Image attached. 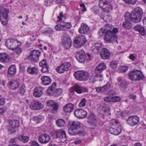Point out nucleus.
Here are the masks:
<instances>
[{"label":"nucleus","instance_id":"1","mask_svg":"<svg viewBox=\"0 0 146 146\" xmlns=\"http://www.w3.org/2000/svg\"><path fill=\"white\" fill-rule=\"evenodd\" d=\"M80 123L78 121H70L68 123V133L71 135H78L84 136L85 132L84 129L80 126Z\"/></svg>","mask_w":146,"mask_h":146},{"label":"nucleus","instance_id":"2","mask_svg":"<svg viewBox=\"0 0 146 146\" xmlns=\"http://www.w3.org/2000/svg\"><path fill=\"white\" fill-rule=\"evenodd\" d=\"M143 15L142 9L139 7H136L131 12V21L134 23L139 22L141 20Z\"/></svg>","mask_w":146,"mask_h":146},{"label":"nucleus","instance_id":"3","mask_svg":"<svg viewBox=\"0 0 146 146\" xmlns=\"http://www.w3.org/2000/svg\"><path fill=\"white\" fill-rule=\"evenodd\" d=\"M119 123V122L115 119H113L110 121L109 131L111 134L117 135L121 133V127L118 124Z\"/></svg>","mask_w":146,"mask_h":146},{"label":"nucleus","instance_id":"4","mask_svg":"<svg viewBox=\"0 0 146 146\" xmlns=\"http://www.w3.org/2000/svg\"><path fill=\"white\" fill-rule=\"evenodd\" d=\"M118 32V29L117 28L113 29V32L108 31L106 32L105 35V40L109 43L115 41L117 43V37L116 33Z\"/></svg>","mask_w":146,"mask_h":146},{"label":"nucleus","instance_id":"5","mask_svg":"<svg viewBox=\"0 0 146 146\" xmlns=\"http://www.w3.org/2000/svg\"><path fill=\"white\" fill-rule=\"evenodd\" d=\"M74 75L77 80L82 81L87 80L90 76L88 72L84 70L76 71L74 72Z\"/></svg>","mask_w":146,"mask_h":146},{"label":"nucleus","instance_id":"6","mask_svg":"<svg viewBox=\"0 0 146 146\" xmlns=\"http://www.w3.org/2000/svg\"><path fill=\"white\" fill-rule=\"evenodd\" d=\"M106 68V66L105 64H100L96 67L94 71L93 72V76L91 78H94V77L102 78L103 77V75L102 73Z\"/></svg>","mask_w":146,"mask_h":146},{"label":"nucleus","instance_id":"7","mask_svg":"<svg viewBox=\"0 0 146 146\" xmlns=\"http://www.w3.org/2000/svg\"><path fill=\"white\" fill-rule=\"evenodd\" d=\"M88 122L89 123V126L92 128H94L98 125L101 124V122L100 119L96 118L94 114L91 113L88 117Z\"/></svg>","mask_w":146,"mask_h":146},{"label":"nucleus","instance_id":"8","mask_svg":"<svg viewBox=\"0 0 146 146\" xmlns=\"http://www.w3.org/2000/svg\"><path fill=\"white\" fill-rule=\"evenodd\" d=\"M56 82H54L52 85L48 87L47 92L48 94L50 96H52L54 94L57 96L61 95L63 92V90L61 88H58L55 90L56 88Z\"/></svg>","mask_w":146,"mask_h":146},{"label":"nucleus","instance_id":"9","mask_svg":"<svg viewBox=\"0 0 146 146\" xmlns=\"http://www.w3.org/2000/svg\"><path fill=\"white\" fill-rule=\"evenodd\" d=\"M129 76L132 81H139L142 80L144 77L141 72L139 70H135L130 72Z\"/></svg>","mask_w":146,"mask_h":146},{"label":"nucleus","instance_id":"10","mask_svg":"<svg viewBox=\"0 0 146 146\" xmlns=\"http://www.w3.org/2000/svg\"><path fill=\"white\" fill-rule=\"evenodd\" d=\"M71 27V23L61 21L60 23L56 25L54 28L57 31H67Z\"/></svg>","mask_w":146,"mask_h":146},{"label":"nucleus","instance_id":"11","mask_svg":"<svg viewBox=\"0 0 146 146\" xmlns=\"http://www.w3.org/2000/svg\"><path fill=\"white\" fill-rule=\"evenodd\" d=\"M9 123V131L11 134L14 133L16 131V128L19 126V121L17 120L10 119Z\"/></svg>","mask_w":146,"mask_h":146},{"label":"nucleus","instance_id":"12","mask_svg":"<svg viewBox=\"0 0 146 146\" xmlns=\"http://www.w3.org/2000/svg\"><path fill=\"white\" fill-rule=\"evenodd\" d=\"M86 42L85 36L84 35H81L75 38L74 46L77 48H79L84 44Z\"/></svg>","mask_w":146,"mask_h":146},{"label":"nucleus","instance_id":"13","mask_svg":"<svg viewBox=\"0 0 146 146\" xmlns=\"http://www.w3.org/2000/svg\"><path fill=\"white\" fill-rule=\"evenodd\" d=\"M41 54L40 52L38 50H33L32 51L28 56V59L34 62L39 61V57Z\"/></svg>","mask_w":146,"mask_h":146},{"label":"nucleus","instance_id":"14","mask_svg":"<svg viewBox=\"0 0 146 146\" xmlns=\"http://www.w3.org/2000/svg\"><path fill=\"white\" fill-rule=\"evenodd\" d=\"M62 43L63 46L68 49L71 46V41L70 38L66 33H64L63 35Z\"/></svg>","mask_w":146,"mask_h":146},{"label":"nucleus","instance_id":"15","mask_svg":"<svg viewBox=\"0 0 146 146\" xmlns=\"http://www.w3.org/2000/svg\"><path fill=\"white\" fill-rule=\"evenodd\" d=\"M21 44V42H19L16 39L10 38L7 40L5 42L6 46L12 50L16 47L17 44Z\"/></svg>","mask_w":146,"mask_h":146},{"label":"nucleus","instance_id":"16","mask_svg":"<svg viewBox=\"0 0 146 146\" xmlns=\"http://www.w3.org/2000/svg\"><path fill=\"white\" fill-rule=\"evenodd\" d=\"M74 114L77 118L81 119L86 117L87 113L83 109H79L74 111Z\"/></svg>","mask_w":146,"mask_h":146},{"label":"nucleus","instance_id":"17","mask_svg":"<svg viewBox=\"0 0 146 146\" xmlns=\"http://www.w3.org/2000/svg\"><path fill=\"white\" fill-rule=\"evenodd\" d=\"M56 133L57 137L62 142H64L67 140L66 133L64 130L62 129L57 130Z\"/></svg>","mask_w":146,"mask_h":146},{"label":"nucleus","instance_id":"18","mask_svg":"<svg viewBox=\"0 0 146 146\" xmlns=\"http://www.w3.org/2000/svg\"><path fill=\"white\" fill-rule=\"evenodd\" d=\"M56 133L57 137L62 142H64L67 140L66 133L64 130L62 129L57 130Z\"/></svg>","mask_w":146,"mask_h":146},{"label":"nucleus","instance_id":"19","mask_svg":"<svg viewBox=\"0 0 146 146\" xmlns=\"http://www.w3.org/2000/svg\"><path fill=\"white\" fill-rule=\"evenodd\" d=\"M139 117L136 115L130 116L127 119V123L131 126H134L137 125L139 121Z\"/></svg>","mask_w":146,"mask_h":146},{"label":"nucleus","instance_id":"20","mask_svg":"<svg viewBox=\"0 0 146 146\" xmlns=\"http://www.w3.org/2000/svg\"><path fill=\"white\" fill-rule=\"evenodd\" d=\"M76 58L80 63H84L85 61V54L84 52L81 50L77 52L76 53Z\"/></svg>","mask_w":146,"mask_h":146},{"label":"nucleus","instance_id":"21","mask_svg":"<svg viewBox=\"0 0 146 146\" xmlns=\"http://www.w3.org/2000/svg\"><path fill=\"white\" fill-rule=\"evenodd\" d=\"M90 27L85 23H82L78 30V32L81 34H86L89 32Z\"/></svg>","mask_w":146,"mask_h":146},{"label":"nucleus","instance_id":"22","mask_svg":"<svg viewBox=\"0 0 146 146\" xmlns=\"http://www.w3.org/2000/svg\"><path fill=\"white\" fill-rule=\"evenodd\" d=\"M38 139L40 143L46 144L48 143L50 140V137L48 135L44 134L39 136Z\"/></svg>","mask_w":146,"mask_h":146},{"label":"nucleus","instance_id":"23","mask_svg":"<svg viewBox=\"0 0 146 146\" xmlns=\"http://www.w3.org/2000/svg\"><path fill=\"white\" fill-rule=\"evenodd\" d=\"M30 108L34 110H39L44 107L43 105L38 101H34L30 104Z\"/></svg>","mask_w":146,"mask_h":146},{"label":"nucleus","instance_id":"24","mask_svg":"<svg viewBox=\"0 0 146 146\" xmlns=\"http://www.w3.org/2000/svg\"><path fill=\"white\" fill-rule=\"evenodd\" d=\"M40 67L42 68L41 71L43 73H47L49 72V66L47 64L46 62L45 59L43 60L39 64Z\"/></svg>","mask_w":146,"mask_h":146},{"label":"nucleus","instance_id":"25","mask_svg":"<svg viewBox=\"0 0 146 146\" xmlns=\"http://www.w3.org/2000/svg\"><path fill=\"white\" fill-rule=\"evenodd\" d=\"M100 55L101 58L103 59H108L110 55V53L108 50L106 48L102 49L100 53Z\"/></svg>","mask_w":146,"mask_h":146},{"label":"nucleus","instance_id":"26","mask_svg":"<svg viewBox=\"0 0 146 146\" xmlns=\"http://www.w3.org/2000/svg\"><path fill=\"white\" fill-rule=\"evenodd\" d=\"M104 100L107 102H115L120 101L121 100L120 97L117 96H108L105 97Z\"/></svg>","mask_w":146,"mask_h":146},{"label":"nucleus","instance_id":"27","mask_svg":"<svg viewBox=\"0 0 146 146\" xmlns=\"http://www.w3.org/2000/svg\"><path fill=\"white\" fill-rule=\"evenodd\" d=\"M16 73V69L15 65H13L9 67L7 73L8 76L11 77L14 76Z\"/></svg>","mask_w":146,"mask_h":146},{"label":"nucleus","instance_id":"28","mask_svg":"<svg viewBox=\"0 0 146 146\" xmlns=\"http://www.w3.org/2000/svg\"><path fill=\"white\" fill-rule=\"evenodd\" d=\"M43 94V89L40 87H36L34 90L33 93V96L36 97L38 98L40 97Z\"/></svg>","mask_w":146,"mask_h":146},{"label":"nucleus","instance_id":"29","mask_svg":"<svg viewBox=\"0 0 146 146\" xmlns=\"http://www.w3.org/2000/svg\"><path fill=\"white\" fill-rule=\"evenodd\" d=\"M9 85L10 88L15 90L18 87L19 85V82L17 80H12L9 82Z\"/></svg>","mask_w":146,"mask_h":146},{"label":"nucleus","instance_id":"30","mask_svg":"<svg viewBox=\"0 0 146 146\" xmlns=\"http://www.w3.org/2000/svg\"><path fill=\"white\" fill-rule=\"evenodd\" d=\"M41 79L43 84L46 86L49 85L52 81L50 78L47 76H42L41 77Z\"/></svg>","mask_w":146,"mask_h":146},{"label":"nucleus","instance_id":"31","mask_svg":"<svg viewBox=\"0 0 146 146\" xmlns=\"http://www.w3.org/2000/svg\"><path fill=\"white\" fill-rule=\"evenodd\" d=\"M9 11L4 7H0V14L1 15L0 18L8 19Z\"/></svg>","mask_w":146,"mask_h":146},{"label":"nucleus","instance_id":"32","mask_svg":"<svg viewBox=\"0 0 146 146\" xmlns=\"http://www.w3.org/2000/svg\"><path fill=\"white\" fill-rule=\"evenodd\" d=\"M74 90L78 94H81L83 92L88 91V90L86 88L81 87L79 86L76 85L73 87Z\"/></svg>","mask_w":146,"mask_h":146},{"label":"nucleus","instance_id":"33","mask_svg":"<svg viewBox=\"0 0 146 146\" xmlns=\"http://www.w3.org/2000/svg\"><path fill=\"white\" fill-rule=\"evenodd\" d=\"M117 80L118 82L119 83L120 87L122 88H125L127 87V83L125 80L119 77L117 78Z\"/></svg>","mask_w":146,"mask_h":146},{"label":"nucleus","instance_id":"34","mask_svg":"<svg viewBox=\"0 0 146 146\" xmlns=\"http://www.w3.org/2000/svg\"><path fill=\"white\" fill-rule=\"evenodd\" d=\"M74 105L71 103L67 104L63 108L64 111L66 112H71L73 110Z\"/></svg>","mask_w":146,"mask_h":146},{"label":"nucleus","instance_id":"35","mask_svg":"<svg viewBox=\"0 0 146 146\" xmlns=\"http://www.w3.org/2000/svg\"><path fill=\"white\" fill-rule=\"evenodd\" d=\"M111 2V0H100L99 2V6L100 8H103L104 5H108L110 6L111 9L112 7L110 5Z\"/></svg>","mask_w":146,"mask_h":146},{"label":"nucleus","instance_id":"36","mask_svg":"<svg viewBox=\"0 0 146 146\" xmlns=\"http://www.w3.org/2000/svg\"><path fill=\"white\" fill-rule=\"evenodd\" d=\"M134 29L135 30L138 31L142 36H145V30L143 27L140 25L136 26L134 27Z\"/></svg>","mask_w":146,"mask_h":146},{"label":"nucleus","instance_id":"37","mask_svg":"<svg viewBox=\"0 0 146 146\" xmlns=\"http://www.w3.org/2000/svg\"><path fill=\"white\" fill-rule=\"evenodd\" d=\"M94 46L95 48L92 51L95 54L98 53L99 52V50H101L102 48V45L101 43H96L94 44Z\"/></svg>","mask_w":146,"mask_h":146},{"label":"nucleus","instance_id":"38","mask_svg":"<svg viewBox=\"0 0 146 146\" xmlns=\"http://www.w3.org/2000/svg\"><path fill=\"white\" fill-rule=\"evenodd\" d=\"M18 139L20 141L24 143H26L28 141L29 137L27 136L22 134L18 137Z\"/></svg>","mask_w":146,"mask_h":146},{"label":"nucleus","instance_id":"39","mask_svg":"<svg viewBox=\"0 0 146 146\" xmlns=\"http://www.w3.org/2000/svg\"><path fill=\"white\" fill-rule=\"evenodd\" d=\"M8 55L6 53H0V61L2 62H5L8 60Z\"/></svg>","mask_w":146,"mask_h":146},{"label":"nucleus","instance_id":"40","mask_svg":"<svg viewBox=\"0 0 146 146\" xmlns=\"http://www.w3.org/2000/svg\"><path fill=\"white\" fill-rule=\"evenodd\" d=\"M100 113L102 114H104L105 113H108L110 111V108L108 106H103L101 107Z\"/></svg>","mask_w":146,"mask_h":146},{"label":"nucleus","instance_id":"41","mask_svg":"<svg viewBox=\"0 0 146 146\" xmlns=\"http://www.w3.org/2000/svg\"><path fill=\"white\" fill-rule=\"evenodd\" d=\"M27 71L30 74H35L37 73L38 70L35 67H29L28 68Z\"/></svg>","mask_w":146,"mask_h":146},{"label":"nucleus","instance_id":"42","mask_svg":"<svg viewBox=\"0 0 146 146\" xmlns=\"http://www.w3.org/2000/svg\"><path fill=\"white\" fill-rule=\"evenodd\" d=\"M122 25L123 27L127 29H130L132 27L131 23L129 20H125Z\"/></svg>","mask_w":146,"mask_h":146},{"label":"nucleus","instance_id":"43","mask_svg":"<svg viewBox=\"0 0 146 146\" xmlns=\"http://www.w3.org/2000/svg\"><path fill=\"white\" fill-rule=\"evenodd\" d=\"M57 125L59 127H63L66 124V122L63 119H59L56 122Z\"/></svg>","mask_w":146,"mask_h":146},{"label":"nucleus","instance_id":"44","mask_svg":"<svg viewBox=\"0 0 146 146\" xmlns=\"http://www.w3.org/2000/svg\"><path fill=\"white\" fill-rule=\"evenodd\" d=\"M42 118V116L41 115L35 116L31 119V120L34 121L36 123H38L41 121Z\"/></svg>","mask_w":146,"mask_h":146},{"label":"nucleus","instance_id":"45","mask_svg":"<svg viewBox=\"0 0 146 146\" xmlns=\"http://www.w3.org/2000/svg\"><path fill=\"white\" fill-rule=\"evenodd\" d=\"M21 45V44H17L16 47H15V48L12 50H14L17 54H19L21 53L22 52L21 48L20 47Z\"/></svg>","mask_w":146,"mask_h":146},{"label":"nucleus","instance_id":"46","mask_svg":"<svg viewBox=\"0 0 146 146\" xmlns=\"http://www.w3.org/2000/svg\"><path fill=\"white\" fill-rule=\"evenodd\" d=\"M62 64L63 65L65 71H68L69 70V68L71 65V64L70 62H64Z\"/></svg>","mask_w":146,"mask_h":146},{"label":"nucleus","instance_id":"47","mask_svg":"<svg viewBox=\"0 0 146 146\" xmlns=\"http://www.w3.org/2000/svg\"><path fill=\"white\" fill-rule=\"evenodd\" d=\"M64 67L63 65L61 64L56 68V70L57 72L59 73H62L64 72L65 71Z\"/></svg>","mask_w":146,"mask_h":146},{"label":"nucleus","instance_id":"48","mask_svg":"<svg viewBox=\"0 0 146 146\" xmlns=\"http://www.w3.org/2000/svg\"><path fill=\"white\" fill-rule=\"evenodd\" d=\"M87 102V100L85 98L82 99L79 103V106L80 107H83L85 106Z\"/></svg>","mask_w":146,"mask_h":146},{"label":"nucleus","instance_id":"49","mask_svg":"<svg viewBox=\"0 0 146 146\" xmlns=\"http://www.w3.org/2000/svg\"><path fill=\"white\" fill-rule=\"evenodd\" d=\"M103 27L104 28H105L106 32L108 31L113 32V29L112 30H111L113 28V26L111 25L107 24L106 25L105 27Z\"/></svg>","mask_w":146,"mask_h":146},{"label":"nucleus","instance_id":"50","mask_svg":"<svg viewBox=\"0 0 146 146\" xmlns=\"http://www.w3.org/2000/svg\"><path fill=\"white\" fill-rule=\"evenodd\" d=\"M106 31L105 29V28L103 27L99 31L98 33V34L100 36H102L105 33H106Z\"/></svg>","mask_w":146,"mask_h":146},{"label":"nucleus","instance_id":"51","mask_svg":"<svg viewBox=\"0 0 146 146\" xmlns=\"http://www.w3.org/2000/svg\"><path fill=\"white\" fill-rule=\"evenodd\" d=\"M54 1V0H45L44 5L46 6H50L52 5Z\"/></svg>","mask_w":146,"mask_h":146},{"label":"nucleus","instance_id":"52","mask_svg":"<svg viewBox=\"0 0 146 146\" xmlns=\"http://www.w3.org/2000/svg\"><path fill=\"white\" fill-rule=\"evenodd\" d=\"M56 104L57 103H55L52 100H49L47 102V106L50 107H52Z\"/></svg>","mask_w":146,"mask_h":146},{"label":"nucleus","instance_id":"53","mask_svg":"<svg viewBox=\"0 0 146 146\" xmlns=\"http://www.w3.org/2000/svg\"><path fill=\"white\" fill-rule=\"evenodd\" d=\"M117 62L115 60H113L110 63V66L113 68H116L117 67Z\"/></svg>","mask_w":146,"mask_h":146},{"label":"nucleus","instance_id":"54","mask_svg":"<svg viewBox=\"0 0 146 146\" xmlns=\"http://www.w3.org/2000/svg\"><path fill=\"white\" fill-rule=\"evenodd\" d=\"M131 13L130 14L129 13L126 12L125 14V20L131 21Z\"/></svg>","mask_w":146,"mask_h":146},{"label":"nucleus","instance_id":"55","mask_svg":"<svg viewBox=\"0 0 146 146\" xmlns=\"http://www.w3.org/2000/svg\"><path fill=\"white\" fill-rule=\"evenodd\" d=\"M105 92L109 90L111 87V84L110 83H108L103 86Z\"/></svg>","mask_w":146,"mask_h":146},{"label":"nucleus","instance_id":"56","mask_svg":"<svg viewBox=\"0 0 146 146\" xmlns=\"http://www.w3.org/2000/svg\"><path fill=\"white\" fill-rule=\"evenodd\" d=\"M0 20L2 24L4 25H6L8 22V19L0 18Z\"/></svg>","mask_w":146,"mask_h":146},{"label":"nucleus","instance_id":"57","mask_svg":"<svg viewBox=\"0 0 146 146\" xmlns=\"http://www.w3.org/2000/svg\"><path fill=\"white\" fill-rule=\"evenodd\" d=\"M103 86L97 88L96 89V91L98 93L105 92V91Z\"/></svg>","mask_w":146,"mask_h":146},{"label":"nucleus","instance_id":"58","mask_svg":"<svg viewBox=\"0 0 146 146\" xmlns=\"http://www.w3.org/2000/svg\"><path fill=\"white\" fill-rule=\"evenodd\" d=\"M52 107L53 108V109L52 110V112L53 113H56L58 111V105L57 104L55 105Z\"/></svg>","mask_w":146,"mask_h":146},{"label":"nucleus","instance_id":"59","mask_svg":"<svg viewBox=\"0 0 146 146\" xmlns=\"http://www.w3.org/2000/svg\"><path fill=\"white\" fill-rule=\"evenodd\" d=\"M30 146H40L36 141H32L30 143Z\"/></svg>","mask_w":146,"mask_h":146},{"label":"nucleus","instance_id":"60","mask_svg":"<svg viewBox=\"0 0 146 146\" xmlns=\"http://www.w3.org/2000/svg\"><path fill=\"white\" fill-rule=\"evenodd\" d=\"M137 0H126L125 1V3L129 4H135Z\"/></svg>","mask_w":146,"mask_h":146},{"label":"nucleus","instance_id":"61","mask_svg":"<svg viewBox=\"0 0 146 146\" xmlns=\"http://www.w3.org/2000/svg\"><path fill=\"white\" fill-rule=\"evenodd\" d=\"M128 69V67L127 66H122L121 68V71L123 72H126Z\"/></svg>","mask_w":146,"mask_h":146},{"label":"nucleus","instance_id":"62","mask_svg":"<svg viewBox=\"0 0 146 146\" xmlns=\"http://www.w3.org/2000/svg\"><path fill=\"white\" fill-rule=\"evenodd\" d=\"M63 17H64L63 14V13L61 12L59 14V15L57 17V18L58 19V20L57 21V22L60 21L62 20V18Z\"/></svg>","mask_w":146,"mask_h":146},{"label":"nucleus","instance_id":"63","mask_svg":"<svg viewBox=\"0 0 146 146\" xmlns=\"http://www.w3.org/2000/svg\"><path fill=\"white\" fill-rule=\"evenodd\" d=\"M25 87L24 85L22 86L21 89H20V94L21 95H23L24 94V93L25 92V90L24 89Z\"/></svg>","mask_w":146,"mask_h":146},{"label":"nucleus","instance_id":"64","mask_svg":"<svg viewBox=\"0 0 146 146\" xmlns=\"http://www.w3.org/2000/svg\"><path fill=\"white\" fill-rule=\"evenodd\" d=\"M5 103V100L0 95V106L3 105Z\"/></svg>","mask_w":146,"mask_h":146}]
</instances>
